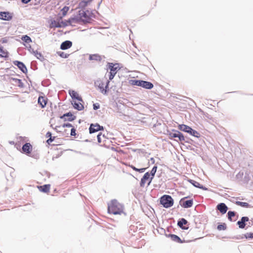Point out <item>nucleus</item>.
I'll return each instance as SVG.
<instances>
[{
	"mask_svg": "<svg viewBox=\"0 0 253 253\" xmlns=\"http://www.w3.org/2000/svg\"><path fill=\"white\" fill-rule=\"evenodd\" d=\"M108 212L110 214H121L124 213V207L116 200L108 203Z\"/></svg>",
	"mask_w": 253,
	"mask_h": 253,
	"instance_id": "nucleus-1",
	"label": "nucleus"
},
{
	"mask_svg": "<svg viewBox=\"0 0 253 253\" xmlns=\"http://www.w3.org/2000/svg\"><path fill=\"white\" fill-rule=\"evenodd\" d=\"M84 11H80L79 16L69 19L67 22L72 26H75L76 24H80L82 22H87V19L85 17Z\"/></svg>",
	"mask_w": 253,
	"mask_h": 253,
	"instance_id": "nucleus-2",
	"label": "nucleus"
},
{
	"mask_svg": "<svg viewBox=\"0 0 253 253\" xmlns=\"http://www.w3.org/2000/svg\"><path fill=\"white\" fill-rule=\"evenodd\" d=\"M161 204L166 208H169L173 205V200L169 195H164L161 198Z\"/></svg>",
	"mask_w": 253,
	"mask_h": 253,
	"instance_id": "nucleus-3",
	"label": "nucleus"
},
{
	"mask_svg": "<svg viewBox=\"0 0 253 253\" xmlns=\"http://www.w3.org/2000/svg\"><path fill=\"white\" fill-rule=\"evenodd\" d=\"M153 178L150 176L149 172H147L145 173L142 178L141 179L140 186L141 187H144L147 182V185L149 186Z\"/></svg>",
	"mask_w": 253,
	"mask_h": 253,
	"instance_id": "nucleus-4",
	"label": "nucleus"
},
{
	"mask_svg": "<svg viewBox=\"0 0 253 253\" xmlns=\"http://www.w3.org/2000/svg\"><path fill=\"white\" fill-rule=\"evenodd\" d=\"M109 68L110 70L109 78V80H111L119 70V66L118 64L109 63Z\"/></svg>",
	"mask_w": 253,
	"mask_h": 253,
	"instance_id": "nucleus-5",
	"label": "nucleus"
},
{
	"mask_svg": "<svg viewBox=\"0 0 253 253\" xmlns=\"http://www.w3.org/2000/svg\"><path fill=\"white\" fill-rule=\"evenodd\" d=\"M22 149L23 153L29 155L32 151L33 147L30 143H26L23 146Z\"/></svg>",
	"mask_w": 253,
	"mask_h": 253,
	"instance_id": "nucleus-6",
	"label": "nucleus"
},
{
	"mask_svg": "<svg viewBox=\"0 0 253 253\" xmlns=\"http://www.w3.org/2000/svg\"><path fill=\"white\" fill-rule=\"evenodd\" d=\"M185 198L181 199L180 201V205L184 208H188L191 207L193 204V200L185 201Z\"/></svg>",
	"mask_w": 253,
	"mask_h": 253,
	"instance_id": "nucleus-7",
	"label": "nucleus"
},
{
	"mask_svg": "<svg viewBox=\"0 0 253 253\" xmlns=\"http://www.w3.org/2000/svg\"><path fill=\"white\" fill-rule=\"evenodd\" d=\"M103 127L102 126H100L97 124H91L89 127V132L90 133H94L95 132L98 131L100 130H103Z\"/></svg>",
	"mask_w": 253,
	"mask_h": 253,
	"instance_id": "nucleus-8",
	"label": "nucleus"
},
{
	"mask_svg": "<svg viewBox=\"0 0 253 253\" xmlns=\"http://www.w3.org/2000/svg\"><path fill=\"white\" fill-rule=\"evenodd\" d=\"M47 103V98L45 96H39L38 98V104L41 108H44Z\"/></svg>",
	"mask_w": 253,
	"mask_h": 253,
	"instance_id": "nucleus-9",
	"label": "nucleus"
},
{
	"mask_svg": "<svg viewBox=\"0 0 253 253\" xmlns=\"http://www.w3.org/2000/svg\"><path fill=\"white\" fill-rule=\"evenodd\" d=\"M12 16L8 12H0V19L4 20H9L11 19Z\"/></svg>",
	"mask_w": 253,
	"mask_h": 253,
	"instance_id": "nucleus-10",
	"label": "nucleus"
},
{
	"mask_svg": "<svg viewBox=\"0 0 253 253\" xmlns=\"http://www.w3.org/2000/svg\"><path fill=\"white\" fill-rule=\"evenodd\" d=\"M15 65H16L23 73L27 71V68L25 65L21 62L18 61H15L13 62Z\"/></svg>",
	"mask_w": 253,
	"mask_h": 253,
	"instance_id": "nucleus-11",
	"label": "nucleus"
},
{
	"mask_svg": "<svg viewBox=\"0 0 253 253\" xmlns=\"http://www.w3.org/2000/svg\"><path fill=\"white\" fill-rule=\"evenodd\" d=\"M80 101L73 100L72 103L75 109L81 111L84 109V106Z\"/></svg>",
	"mask_w": 253,
	"mask_h": 253,
	"instance_id": "nucleus-12",
	"label": "nucleus"
},
{
	"mask_svg": "<svg viewBox=\"0 0 253 253\" xmlns=\"http://www.w3.org/2000/svg\"><path fill=\"white\" fill-rule=\"evenodd\" d=\"M72 45V42L69 41H66L62 42L61 44L60 48L61 49L65 50L70 48Z\"/></svg>",
	"mask_w": 253,
	"mask_h": 253,
	"instance_id": "nucleus-13",
	"label": "nucleus"
},
{
	"mask_svg": "<svg viewBox=\"0 0 253 253\" xmlns=\"http://www.w3.org/2000/svg\"><path fill=\"white\" fill-rule=\"evenodd\" d=\"M217 209L222 214L226 213L228 210L227 207L224 203H220L217 206Z\"/></svg>",
	"mask_w": 253,
	"mask_h": 253,
	"instance_id": "nucleus-14",
	"label": "nucleus"
},
{
	"mask_svg": "<svg viewBox=\"0 0 253 253\" xmlns=\"http://www.w3.org/2000/svg\"><path fill=\"white\" fill-rule=\"evenodd\" d=\"M39 190L44 193H48L50 189V184H45L42 186H38Z\"/></svg>",
	"mask_w": 253,
	"mask_h": 253,
	"instance_id": "nucleus-15",
	"label": "nucleus"
},
{
	"mask_svg": "<svg viewBox=\"0 0 253 253\" xmlns=\"http://www.w3.org/2000/svg\"><path fill=\"white\" fill-rule=\"evenodd\" d=\"M141 86L146 89H151L153 87L154 85L150 82L142 80Z\"/></svg>",
	"mask_w": 253,
	"mask_h": 253,
	"instance_id": "nucleus-16",
	"label": "nucleus"
},
{
	"mask_svg": "<svg viewBox=\"0 0 253 253\" xmlns=\"http://www.w3.org/2000/svg\"><path fill=\"white\" fill-rule=\"evenodd\" d=\"M97 140L99 143H103L104 144L107 138L104 134H102L101 132H100L97 136Z\"/></svg>",
	"mask_w": 253,
	"mask_h": 253,
	"instance_id": "nucleus-17",
	"label": "nucleus"
},
{
	"mask_svg": "<svg viewBox=\"0 0 253 253\" xmlns=\"http://www.w3.org/2000/svg\"><path fill=\"white\" fill-rule=\"evenodd\" d=\"M249 221V218L246 216L242 217L240 221H238L237 223L240 228H244L245 227V222Z\"/></svg>",
	"mask_w": 253,
	"mask_h": 253,
	"instance_id": "nucleus-18",
	"label": "nucleus"
},
{
	"mask_svg": "<svg viewBox=\"0 0 253 253\" xmlns=\"http://www.w3.org/2000/svg\"><path fill=\"white\" fill-rule=\"evenodd\" d=\"M69 94L73 99H76L77 101H82L79 94L75 90L70 91Z\"/></svg>",
	"mask_w": 253,
	"mask_h": 253,
	"instance_id": "nucleus-19",
	"label": "nucleus"
},
{
	"mask_svg": "<svg viewBox=\"0 0 253 253\" xmlns=\"http://www.w3.org/2000/svg\"><path fill=\"white\" fill-rule=\"evenodd\" d=\"M178 128L180 130L186 132L187 133H188L189 131H190V130L191 129V127L183 124L179 125L178 126Z\"/></svg>",
	"mask_w": 253,
	"mask_h": 253,
	"instance_id": "nucleus-20",
	"label": "nucleus"
},
{
	"mask_svg": "<svg viewBox=\"0 0 253 253\" xmlns=\"http://www.w3.org/2000/svg\"><path fill=\"white\" fill-rule=\"evenodd\" d=\"M62 26V25L59 21H56L55 20L51 21L49 25L50 28H59Z\"/></svg>",
	"mask_w": 253,
	"mask_h": 253,
	"instance_id": "nucleus-21",
	"label": "nucleus"
},
{
	"mask_svg": "<svg viewBox=\"0 0 253 253\" xmlns=\"http://www.w3.org/2000/svg\"><path fill=\"white\" fill-rule=\"evenodd\" d=\"M190 183L192 184L195 187L207 190V189L204 187L203 185H202L199 182L194 181L193 180H190Z\"/></svg>",
	"mask_w": 253,
	"mask_h": 253,
	"instance_id": "nucleus-22",
	"label": "nucleus"
},
{
	"mask_svg": "<svg viewBox=\"0 0 253 253\" xmlns=\"http://www.w3.org/2000/svg\"><path fill=\"white\" fill-rule=\"evenodd\" d=\"M0 56L2 57H7L8 56V52L3 47H0Z\"/></svg>",
	"mask_w": 253,
	"mask_h": 253,
	"instance_id": "nucleus-23",
	"label": "nucleus"
},
{
	"mask_svg": "<svg viewBox=\"0 0 253 253\" xmlns=\"http://www.w3.org/2000/svg\"><path fill=\"white\" fill-rule=\"evenodd\" d=\"M170 237L171 238V239L175 242L179 243H182L184 242H183L181 239L177 235H174V234H170Z\"/></svg>",
	"mask_w": 253,
	"mask_h": 253,
	"instance_id": "nucleus-24",
	"label": "nucleus"
},
{
	"mask_svg": "<svg viewBox=\"0 0 253 253\" xmlns=\"http://www.w3.org/2000/svg\"><path fill=\"white\" fill-rule=\"evenodd\" d=\"M141 81L142 80H131L129 83L132 85L141 86Z\"/></svg>",
	"mask_w": 253,
	"mask_h": 253,
	"instance_id": "nucleus-25",
	"label": "nucleus"
},
{
	"mask_svg": "<svg viewBox=\"0 0 253 253\" xmlns=\"http://www.w3.org/2000/svg\"><path fill=\"white\" fill-rule=\"evenodd\" d=\"M89 60H100L101 57L98 54H93L90 55L89 57Z\"/></svg>",
	"mask_w": 253,
	"mask_h": 253,
	"instance_id": "nucleus-26",
	"label": "nucleus"
},
{
	"mask_svg": "<svg viewBox=\"0 0 253 253\" xmlns=\"http://www.w3.org/2000/svg\"><path fill=\"white\" fill-rule=\"evenodd\" d=\"M187 223V221L186 219L184 218H181V220L178 222L177 224L180 227L184 229L185 228L183 227V225H185Z\"/></svg>",
	"mask_w": 253,
	"mask_h": 253,
	"instance_id": "nucleus-27",
	"label": "nucleus"
},
{
	"mask_svg": "<svg viewBox=\"0 0 253 253\" xmlns=\"http://www.w3.org/2000/svg\"><path fill=\"white\" fill-rule=\"evenodd\" d=\"M177 134L176 138H178V141H184L185 138L182 133H181L180 132H179L178 131H177Z\"/></svg>",
	"mask_w": 253,
	"mask_h": 253,
	"instance_id": "nucleus-28",
	"label": "nucleus"
},
{
	"mask_svg": "<svg viewBox=\"0 0 253 253\" xmlns=\"http://www.w3.org/2000/svg\"><path fill=\"white\" fill-rule=\"evenodd\" d=\"M21 39L22 40V41H23L24 42L26 43H30L32 42L31 39L27 35L23 36L22 37Z\"/></svg>",
	"mask_w": 253,
	"mask_h": 253,
	"instance_id": "nucleus-29",
	"label": "nucleus"
},
{
	"mask_svg": "<svg viewBox=\"0 0 253 253\" xmlns=\"http://www.w3.org/2000/svg\"><path fill=\"white\" fill-rule=\"evenodd\" d=\"M236 205H237L238 206L248 208L249 207V204L246 202H242L237 201L236 202Z\"/></svg>",
	"mask_w": 253,
	"mask_h": 253,
	"instance_id": "nucleus-30",
	"label": "nucleus"
},
{
	"mask_svg": "<svg viewBox=\"0 0 253 253\" xmlns=\"http://www.w3.org/2000/svg\"><path fill=\"white\" fill-rule=\"evenodd\" d=\"M131 169H132L134 170L139 172L140 173H142L144 172L145 170L146 169L145 168H142V169H137L135 168L134 166L131 165L130 166Z\"/></svg>",
	"mask_w": 253,
	"mask_h": 253,
	"instance_id": "nucleus-31",
	"label": "nucleus"
},
{
	"mask_svg": "<svg viewBox=\"0 0 253 253\" xmlns=\"http://www.w3.org/2000/svg\"><path fill=\"white\" fill-rule=\"evenodd\" d=\"M188 133L195 137H198L199 135V133L196 130L193 129L192 128L189 131Z\"/></svg>",
	"mask_w": 253,
	"mask_h": 253,
	"instance_id": "nucleus-32",
	"label": "nucleus"
},
{
	"mask_svg": "<svg viewBox=\"0 0 253 253\" xmlns=\"http://www.w3.org/2000/svg\"><path fill=\"white\" fill-rule=\"evenodd\" d=\"M173 131H174L175 132L173 133V132H170L169 134V138L170 139H173L174 138H176L177 137V130H173Z\"/></svg>",
	"mask_w": 253,
	"mask_h": 253,
	"instance_id": "nucleus-33",
	"label": "nucleus"
},
{
	"mask_svg": "<svg viewBox=\"0 0 253 253\" xmlns=\"http://www.w3.org/2000/svg\"><path fill=\"white\" fill-rule=\"evenodd\" d=\"M157 167L156 166H154L151 171V172L149 173L150 174V176H152L153 178H154V176L155 174V173L156 172V171H157Z\"/></svg>",
	"mask_w": 253,
	"mask_h": 253,
	"instance_id": "nucleus-34",
	"label": "nucleus"
},
{
	"mask_svg": "<svg viewBox=\"0 0 253 253\" xmlns=\"http://www.w3.org/2000/svg\"><path fill=\"white\" fill-rule=\"evenodd\" d=\"M69 10V7H68V6H64L61 9V11L62 12L63 16L66 15Z\"/></svg>",
	"mask_w": 253,
	"mask_h": 253,
	"instance_id": "nucleus-35",
	"label": "nucleus"
},
{
	"mask_svg": "<svg viewBox=\"0 0 253 253\" xmlns=\"http://www.w3.org/2000/svg\"><path fill=\"white\" fill-rule=\"evenodd\" d=\"M70 117L71 118H70L69 119V121H72V120H74V117H73V115L70 113H68L67 114H64L63 116H62L61 118H63L64 117Z\"/></svg>",
	"mask_w": 253,
	"mask_h": 253,
	"instance_id": "nucleus-36",
	"label": "nucleus"
},
{
	"mask_svg": "<svg viewBox=\"0 0 253 253\" xmlns=\"http://www.w3.org/2000/svg\"><path fill=\"white\" fill-rule=\"evenodd\" d=\"M226 227L224 223L223 224L218 225L217 227V229L218 230H224L226 229Z\"/></svg>",
	"mask_w": 253,
	"mask_h": 253,
	"instance_id": "nucleus-37",
	"label": "nucleus"
},
{
	"mask_svg": "<svg viewBox=\"0 0 253 253\" xmlns=\"http://www.w3.org/2000/svg\"><path fill=\"white\" fill-rule=\"evenodd\" d=\"M235 212L233 211H229L228 212V219L232 220V217L235 216Z\"/></svg>",
	"mask_w": 253,
	"mask_h": 253,
	"instance_id": "nucleus-38",
	"label": "nucleus"
},
{
	"mask_svg": "<svg viewBox=\"0 0 253 253\" xmlns=\"http://www.w3.org/2000/svg\"><path fill=\"white\" fill-rule=\"evenodd\" d=\"M76 135V129L75 128L72 127L71 130V135L75 136Z\"/></svg>",
	"mask_w": 253,
	"mask_h": 253,
	"instance_id": "nucleus-39",
	"label": "nucleus"
},
{
	"mask_svg": "<svg viewBox=\"0 0 253 253\" xmlns=\"http://www.w3.org/2000/svg\"><path fill=\"white\" fill-rule=\"evenodd\" d=\"M93 109L96 110L99 108L100 105L99 104V103H94V104H93Z\"/></svg>",
	"mask_w": 253,
	"mask_h": 253,
	"instance_id": "nucleus-40",
	"label": "nucleus"
},
{
	"mask_svg": "<svg viewBox=\"0 0 253 253\" xmlns=\"http://www.w3.org/2000/svg\"><path fill=\"white\" fill-rule=\"evenodd\" d=\"M245 236L247 238H253V233H247L245 235Z\"/></svg>",
	"mask_w": 253,
	"mask_h": 253,
	"instance_id": "nucleus-41",
	"label": "nucleus"
},
{
	"mask_svg": "<svg viewBox=\"0 0 253 253\" xmlns=\"http://www.w3.org/2000/svg\"><path fill=\"white\" fill-rule=\"evenodd\" d=\"M63 127H73L72 125L70 123L64 124L63 126Z\"/></svg>",
	"mask_w": 253,
	"mask_h": 253,
	"instance_id": "nucleus-42",
	"label": "nucleus"
},
{
	"mask_svg": "<svg viewBox=\"0 0 253 253\" xmlns=\"http://www.w3.org/2000/svg\"><path fill=\"white\" fill-rule=\"evenodd\" d=\"M31 0H21L22 2L24 3H28Z\"/></svg>",
	"mask_w": 253,
	"mask_h": 253,
	"instance_id": "nucleus-43",
	"label": "nucleus"
},
{
	"mask_svg": "<svg viewBox=\"0 0 253 253\" xmlns=\"http://www.w3.org/2000/svg\"><path fill=\"white\" fill-rule=\"evenodd\" d=\"M61 57H64V58H66L67 57V56L66 55V54L64 53V52H62L61 54H60V55Z\"/></svg>",
	"mask_w": 253,
	"mask_h": 253,
	"instance_id": "nucleus-44",
	"label": "nucleus"
},
{
	"mask_svg": "<svg viewBox=\"0 0 253 253\" xmlns=\"http://www.w3.org/2000/svg\"><path fill=\"white\" fill-rule=\"evenodd\" d=\"M53 141V139H51V138H50L47 140V142L49 144L50 142H51Z\"/></svg>",
	"mask_w": 253,
	"mask_h": 253,
	"instance_id": "nucleus-45",
	"label": "nucleus"
},
{
	"mask_svg": "<svg viewBox=\"0 0 253 253\" xmlns=\"http://www.w3.org/2000/svg\"><path fill=\"white\" fill-rule=\"evenodd\" d=\"M7 42V40L5 39H2V42L3 43H4V42Z\"/></svg>",
	"mask_w": 253,
	"mask_h": 253,
	"instance_id": "nucleus-46",
	"label": "nucleus"
},
{
	"mask_svg": "<svg viewBox=\"0 0 253 253\" xmlns=\"http://www.w3.org/2000/svg\"><path fill=\"white\" fill-rule=\"evenodd\" d=\"M102 86V85H101V86H100V88H103V87H101Z\"/></svg>",
	"mask_w": 253,
	"mask_h": 253,
	"instance_id": "nucleus-47",
	"label": "nucleus"
},
{
	"mask_svg": "<svg viewBox=\"0 0 253 253\" xmlns=\"http://www.w3.org/2000/svg\"><path fill=\"white\" fill-rule=\"evenodd\" d=\"M102 86V85H101V86H100V88H103V87H101Z\"/></svg>",
	"mask_w": 253,
	"mask_h": 253,
	"instance_id": "nucleus-48",
	"label": "nucleus"
}]
</instances>
